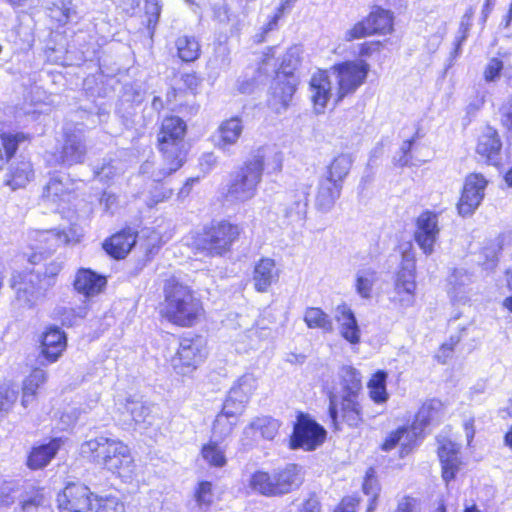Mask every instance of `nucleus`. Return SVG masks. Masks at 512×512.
<instances>
[{
    "label": "nucleus",
    "mask_w": 512,
    "mask_h": 512,
    "mask_svg": "<svg viewBox=\"0 0 512 512\" xmlns=\"http://www.w3.org/2000/svg\"><path fill=\"white\" fill-rule=\"evenodd\" d=\"M339 391L329 394L328 415L334 430L344 423L358 428L363 423L359 396L362 390L360 372L352 366H343L339 372Z\"/></svg>",
    "instance_id": "f257e3e1"
},
{
    "label": "nucleus",
    "mask_w": 512,
    "mask_h": 512,
    "mask_svg": "<svg viewBox=\"0 0 512 512\" xmlns=\"http://www.w3.org/2000/svg\"><path fill=\"white\" fill-rule=\"evenodd\" d=\"M83 457L119 476L133 472L134 460L129 447L122 441L98 436L83 442L80 446Z\"/></svg>",
    "instance_id": "f03ea898"
},
{
    "label": "nucleus",
    "mask_w": 512,
    "mask_h": 512,
    "mask_svg": "<svg viewBox=\"0 0 512 512\" xmlns=\"http://www.w3.org/2000/svg\"><path fill=\"white\" fill-rule=\"evenodd\" d=\"M271 154L270 149L260 148L252 159L237 171L230 174L224 197L229 202H245L257 193V187L262 179L265 159Z\"/></svg>",
    "instance_id": "7ed1b4c3"
},
{
    "label": "nucleus",
    "mask_w": 512,
    "mask_h": 512,
    "mask_svg": "<svg viewBox=\"0 0 512 512\" xmlns=\"http://www.w3.org/2000/svg\"><path fill=\"white\" fill-rule=\"evenodd\" d=\"M186 123L178 116H169L163 119L158 134V148L163 160L169 163L168 170H160L154 173V178L159 180L177 171L184 163V136Z\"/></svg>",
    "instance_id": "20e7f679"
},
{
    "label": "nucleus",
    "mask_w": 512,
    "mask_h": 512,
    "mask_svg": "<svg viewBox=\"0 0 512 512\" xmlns=\"http://www.w3.org/2000/svg\"><path fill=\"white\" fill-rule=\"evenodd\" d=\"M164 292L168 320L183 327L194 325L202 306L191 289L172 278L166 282Z\"/></svg>",
    "instance_id": "39448f33"
},
{
    "label": "nucleus",
    "mask_w": 512,
    "mask_h": 512,
    "mask_svg": "<svg viewBox=\"0 0 512 512\" xmlns=\"http://www.w3.org/2000/svg\"><path fill=\"white\" fill-rule=\"evenodd\" d=\"M303 482L301 467L288 464L272 473L257 471L252 474L249 485L264 496H282L300 487Z\"/></svg>",
    "instance_id": "423d86ee"
},
{
    "label": "nucleus",
    "mask_w": 512,
    "mask_h": 512,
    "mask_svg": "<svg viewBox=\"0 0 512 512\" xmlns=\"http://www.w3.org/2000/svg\"><path fill=\"white\" fill-rule=\"evenodd\" d=\"M10 286L15 291L16 300L20 305L32 308L45 298L50 289L49 283L43 280L41 269L25 270L14 273Z\"/></svg>",
    "instance_id": "0eeeda50"
},
{
    "label": "nucleus",
    "mask_w": 512,
    "mask_h": 512,
    "mask_svg": "<svg viewBox=\"0 0 512 512\" xmlns=\"http://www.w3.org/2000/svg\"><path fill=\"white\" fill-rule=\"evenodd\" d=\"M206 355V344L201 336L184 337L171 359V365L177 374L187 376L199 367Z\"/></svg>",
    "instance_id": "6e6552de"
},
{
    "label": "nucleus",
    "mask_w": 512,
    "mask_h": 512,
    "mask_svg": "<svg viewBox=\"0 0 512 512\" xmlns=\"http://www.w3.org/2000/svg\"><path fill=\"white\" fill-rule=\"evenodd\" d=\"M238 235V226L221 221L205 230L197 240V247L210 256H221L230 249Z\"/></svg>",
    "instance_id": "1a4fd4ad"
},
{
    "label": "nucleus",
    "mask_w": 512,
    "mask_h": 512,
    "mask_svg": "<svg viewBox=\"0 0 512 512\" xmlns=\"http://www.w3.org/2000/svg\"><path fill=\"white\" fill-rule=\"evenodd\" d=\"M95 496L88 486L68 482L57 495L59 512H92Z\"/></svg>",
    "instance_id": "9d476101"
},
{
    "label": "nucleus",
    "mask_w": 512,
    "mask_h": 512,
    "mask_svg": "<svg viewBox=\"0 0 512 512\" xmlns=\"http://www.w3.org/2000/svg\"><path fill=\"white\" fill-rule=\"evenodd\" d=\"M369 68V64L364 60L345 61L334 66L339 86L337 101L354 93L364 83Z\"/></svg>",
    "instance_id": "9b49d317"
},
{
    "label": "nucleus",
    "mask_w": 512,
    "mask_h": 512,
    "mask_svg": "<svg viewBox=\"0 0 512 512\" xmlns=\"http://www.w3.org/2000/svg\"><path fill=\"white\" fill-rule=\"evenodd\" d=\"M393 16L389 10L374 7L367 18L356 23L344 35L346 41L361 39L371 34H386L392 30Z\"/></svg>",
    "instance_id": "f8f14e48"
},
{
    "label": "nucleus",
    "mask_w": 512,
    "mask_h": 512,
    "mask_svg": "<svg viewBox=\"0 0 512 512\" xmlns=\"http://www.w3.org/2000/svg\"><path fill=\"white\" fill-rule=\"evenodd\" d=\"M311 184L299 182L287 192L283 209L284 222L292 227H303L306 221Z\"/></svg>",
    "instance_id": "ddd939ff"
},
{
    "label": "nucleus",
    "mask_w": 512,
    "mask_h": 512,
    "mask_svg": "<svg viewBox=\"0 0 512 512\" xmlns=\"http://www.w3.org/2000/svg\"><path fill=\"white\" fill-rule=\"evenodd\" d=\"M325 437L326 431L320 424L308 416L300 414L291 435V447L311 451L321 445Z\"/></svg>",
    "instance_id": "4468645a"
},
{
    "label": "nucleus",
    "mask_w": 512,
    "mask_h": 512,
    "mask_svg": "<svg viewBox=\"0 0 512 512\" xmlns=\"http://www.w3.org/2000/svg\"><path fill=\"white\" fill-rule=\"evenodd\" d=\"M87 154L86 140L82 133H67L60 150L52 154L56 164L65 167H71L76 164H82Z\"/></svg>",
    "instance_id": "2eb2a0df"
},
{
    "label": "nucleus",
    "mask_w": 512,
    "mask_h": 512,
    "mask_svg": "<svg viewBox=\"0 0 512 512\" xmlns=\"http://www.w3.org/2000/svg\"><path fill=\"white\" fill-rule=\"evenodd\" d=\"M439 232L437 213L426 210L417 217L414 239L426 255L433 253Z\"/></svg>",
    "instance_id": "dca6fc26"
},
{
    "label": "nucleus",
    "mask_w": 512,
    "mask_h": 512,
    "mask_svg": "<svg viewBox=\"0 0 512 512\" xmlns=\"http://www.w3.org/2000/svg\"><path fill=\"white\" fill-rule=\"evenodd\" d=\"M487 180L481 174H470L466 177L462 195L458 203V212L462 216L474 213L484 198Z\"/></svg>",
    "instance_id": "f3484780"
},
{
    "label": "nucleus",
    "mask_w": 512,
    "mask_h": 512,
    "mask_svg": "<svg viewBox=\"0 0 512 512\" xmlns=\"http://www.w3.org/2000/svg\"><path fill=\"white\" fill-rule=\"evenodd\" d=\"M297 84L298 78L296 76L286 78L283 74H276L270 87L269 107L276 113L286 110L296 91Z\"/></svg>",
    "instance_id": "a211bd4d"
},
{
    "label": "nucleus",
    "mask_w": 512,
    "mask_h": 512,
    "mask_svg": "<svg viewBox=\"0 0 512 512\" xmlns=\"http://www.w3.org/2000/svg\"><path fill=\"white\" fill-rule=\"evenodd\" d=\"M73 190L74 182L67 174L54 172L44 187L42 201L52 203L58 208L61 203L69 201Z\"/></svg>",
    "instance_id": "6ab92c4d"
},
{
    "label": "nucleus",
    "mask_w": 512,
    "mask_h": 512,
    "mask_svg": "<svg viewBox=\"0 0 512 512\" xmlns=\"http://www.w3.org/2000/svg\"><path fill=\"white\" fill-rule=\"evenodd\" d=\"M415 289L414 265L407 263L397 273L395 280L397 300L402 307H410L414 304Z\"/></svg>",
    "instance_id": "aec40b11"
},
{
    "label": "nucleus",
    "mask_w": 512,
    "mask_h": 512,
    "mask_svg": "<svg viewBox=\"0 0 512 512\" xmlns=\"http://www.w3.org/2000/svg\"><path fill=\"white\" fill-rule=\"evenodd\" d=\"M39 242L43 243L44 246L37 247V251L33 252L28 261L37 265L46 259L44 254H51L58 247L67 244L70 241L68 234L65 231H60L57 229L45 230L39 233Z\"/></svg>",
    "instance_id": "412c9836"
},
{
    "label": "nucleus",
    "mask_w": 512,
    "mask_h": 512,
    "mask_svg": "<svg viewBox=\"0 0 512 512\" xmlns=\"http://www.w3.org/2000/svg\"><path fill=\"white\" fill-rule=\"evenodd\" d=\"M444 415V405L438 399H430L423 403L415 416L411 428L422 437L425 428L430 424L438 423Z\"/></svg>",
    "instance_id": "4be33fe9"
},
{
    "label": "nucleus",
    "mask_w": 512,
    "mask_h": 512,
    "mask_svg": "<svg viewBox=\"0 0 512 512\" xmlns=\"http://www.w3.org/2000/svg\"><path fill=\"white\" fill-rule=\"evenodd\" d=\"M66 335L56 326L47 328L43 333L41 341V354L48 363L58 360L62 352L66 348Z\"/></svg>",
    "instance_id": "5701e85b"
},
{
    "label": "nucleus",
    "mask_w": 512,
    "mask_h": 512,
    "mask_svg": "<svg viewBox=\"0 0 512 512\" xmlns=\"http://www.w3.org/2000/svg\"><path fill=\"white\" fill-rule=\"evenodd\" d=\"M334 317L339 324L341 336L351 344H358L361 332L352 309L346 303H342L336 307Z\"/></svg>",
    "instance_id": "b1692460"
},
{
    "label": "nucleus",
    "mask_w": 512,
    "mask_h": 512,
    "mask_svg": "<svg viewBox=\"0 0 512 512\" xmlns=\"http://www.w3.org/2000/svg\"><path fill=\"white\" fill-rule=\"evenodd\" d=\"M137 233L131 228L123 229L103 243V248L113 258H124L136 243Z\"/></svg>",
    "instance_id": "393cba45"
},
{
    "label": "nucleus",
    "mask_w": 512,
    "mask_h": 512,
    "mask_svg": "<svg viewBox=\"0 0 512 512\" xmlns=\"http://www.w3.org/2000/svg\"><path fill=\"white\" fill-rule=\"evenodd\" d=\"M439 443L438 456L442 465V477L443 480L448 483L454 479L459 469V447L447 439H444Z\"/></svg>",
    "instance_id": "a878e982"
},
{
    "label": "nucleus",
    "mask_w": 512,
    "mask_h": 512,
    "mask_svg": "<svg viewBox=\"0 0 512 512\" xmlns=\"http://www.w3.org/2000/svg\"><path fill=\"white\" fill-rule=\"evenodd\" d=\"M342 184H339L326 176L320 178L317 187L315 206L318 210L328 212L340 197Z\"/></svg>",
    "instance_id": "bb28decb"
},
{
    "label": "nucleus",
    "mask_w": 512,
    "mask_h": 512,
    "mask_svg": "<svg viewBox=\"0 0 512 512\" xmlns=\"http://www.w3.org/2000/svg\"><path fill=\"white\" fill-rule=\"evenodd\" d=\"M106 278L91 269L81 268L76 274L74 288L86 297L94 296L106 285Z\"/></svg>",
    "instance_id": "cd10ccee"
},
{
    "label": "nucleus",
    "mask_w": 512,
    "mask_h": 512,
    "mask_svg": "<svg viewBox=\"0 0 512 512\" xmlns=\"http://www.w3.org/2000/svg\"><path fill=\"white\" fill-rule=\"evenodd\" d=\"M243 132L242 121L239 117H232L221 123L215 135V146L228 151L230 146L237 143Z\"/></svg>",
    "instance_id": "c85d7f7f"
},
{
    "label": "nucleus",
    "mask_w": 512,
    "mask_h": 512,
    "mask_svg": "<svg viewBox=\"0 0 512 512\" xmlns=\"http://www.w3.org/2000/svg\"><path fill=\"white\" fill-rule=\"evenodd\" d=\"M502 147L498 132L487 126L479 136L476 151L489 163L496 164Z\"/></svg>",
    "instance_id": "c756f323"
},
{
    "label": "nucleus",
    "mask_w": 512,
    "mask_h": 512,
    "mask_svg": "<svg viewBox=\"0 0 512 512\" xmlns=\"http://www.w3.org/2000/svg\"><path fill=\"white\" fill-rule=\"evenodd\" d=\"M311 100L317 113H322L331 97V82L328 75L319 71L310 80Z\"/></svg>",
    "instance_id": "7c9ffc66"
},
{
    "label": "nucleus",
    "mask_w": 512,
    "mask_h": 512,
    "mask_svg": "<svg viewBox=\"0 0 512 512\" xmlns=\"http://www.w3.org/2000/svg\"><path fill=\"white\" fill-rule=\"evenodd\" d=\"M129 419H124V422H128L131 425L134 423L140 428H146L153 422L152 406L141 399H134L129 397L123 406Z\"/></svg>",
    "instance_id": "2f4dec72"
},
{
    "label": "nucleus",
    "mask_w": 512,
    "mask_h": 512,
    "mask_svg": "<svg viewBox=\"0 0 512 512\" xmlns=\"http://www.w3.org/2000/svg\"><path fill=\"white\" fill-rule=\"evenodd\" d=\"M277 420L270 416H261L255 418L245 429L244 435L250 437L251 441L257 442L259 439L272 440L279 429Z\"/></svg>",
    "instance_id": "473e14b6"
},
{
    "label": "nucleus",
    "mask_w": 512,
    "mask_h": 512,
    "mask_svg": "<svg viewBox=\"0 0 512 512\" xmlns=\"http://www.w3.org/2000/svg\"><path fill=\"white\" fill-rule=\"evenodd\" d=\"M61 443L60 438H54L46 444L33 447L27 459L28 467L36 470L47 466L60 449Z\"/></svg>",
    "instance_id": "72a5a7b5"
},
{
    "label": "nucleus",
    "mask_w": 512,
    "mask_h": 512,
    "mask_svg": "<svg viewBox=\"0 0 512 512\" xmlns=\"http://www.w3.org/2000/svg\"><path fill=\"white\" fill-rule=\"evenodd\" d=\"M277 279L278 273L274 260L263 258L255 265L253 283L258 292H266Z\"/></svg>",
    "instance_id": "f704fd0d"
},
{
    "label": "nucleus",
    "mask_w": 512,
    "mask_h": 512,
    "mask_svg": "<svg viewBox=\"0 0 512 512\" xmlns=\"http://www.w3.org/2000/svg\"><path fill=\"white\" fill-rule=\"evenodd\" d=\"M418 438V435L414 432L411 426L399 427L396 431L391 432L387 436L384 443L382 444V449L384 451H390L400 443L401 453L407 454L416 444Z\"/></svg>",
    "instance_id": "c9c22d12"
},
{
    "label": "nucleus",
    "mask_w": 512,
    "mask_h": 512,
    "mask_svg": "<svg viewBox=\"0 0 512 512\" xmlns=\"http://www.w3.org/2000/svg\"><path fill=\"white\" fill-rule=\"evenodd\" d=\"M44 489L34 485L21 487V494L18 501V512H35L45 503Z\"/></svg>",
    "instance_id": "e433bc0d"
},
{
    "label": "nucleus",
    "mask_w": 512,
    "mask_h": 512,
    "mask_svg": "<svg viewBox=\"0 0 512 512\" xmlns=\"http://www.w3.org/2000/svg\"><path fill=\"white\" fill-rule=\"evenodd\" d=\"M257 388V379L253 374H244L229 390V401H237L238 406L246 404Z\"/></svg>",
    "instance_id": "4c0bfd02"
},
{
    "label": "nucleus",
    "mask_w": 512,
    "mask_h": 512,
    "mask_svg": "<svg viewBox=\"0 0 512 512\" xmlns=\"http://www.w3.org/2000/svg\"><path fill=\"white\" fill-rule=\"evenodd\" d=\"M177 55L183 62H193L201 54V48L195 36L182 35L175 41Z\"/></svg>",
    "instance_id": "58836bf2"
},
{
    "label": "nucleus",
    "mask_w": 512,
    "mask_h": 512,
    "mask_svg": "<svg viewBox=\"0 0 512 512\" xmlns=\"http://www.w3.org/2000/svg\"><path fill=\"white\" fill-rule=\"evenodd\" d=\"M46 381V372L34 369L23 382L22 405L27 407L34 401L38 388Z\"/></svg>",
    "instance_id": "ea45409f"
},
{
    "label": "nucleus",
    "mask_w": 512,
    "mask_h": 512,
    "mask_svg": "<svg viewBox=\"0 0 512 512\" xmlns=\"http://www.w3.org/2000/svg\"><path fill=\"white\" fill-rule=\"evenodd\" d=\"M353 164V158L350 154H340L333 159L327 167L326 177L332 178L335 182L342 184L348 176Z\"/></svg>",
    "instance_id": "a19ab883"
},
{
    "label": "nucleus",
    "mask_w": 512,
    "mask_h": 512,
    "mask_svg": "<svg viewBox=\"0 0 512 512\" xmlns=\"http://www.w3.org/2000/svg\"><path fill=\"white\" fill-rule=\"evenodd\" d=\"M470 284L471 276L466 270L454 269L448 277V293L452 298L462 300Z\"/></svg>",
    "instance_id": "79ce46f5"
},
{
    "label": "nucleus",
    "mask_w": 512,
    "mask_h": 512,
    "mask_svg": "<svg viewBox=\"0 0 512 512\" xmlns=\"http://www.w3.org/2000/svg\"><path fill=\"white\" fill-rule=\"evenodd\" d=\"M387 373L383 370H379L373 374L368 382L369 396L371 400L376 404L386 403L389 394L386 389Z\"/></svg>",
    "instance_id": "37998d69"
},
{
    "label": "nucleus",
    "mask_w": 512,
    "mask_h": 512,
    "mask_svg": "<svg viewBox=\"0 0 512 512\" xmlns=\"http://www.w3.org/2000/svg\"><path fill=\"white\" fill-rule=\"evenodd\" d=\"M33 177L32 165L29 161H20L10 166V179L8 184L13 188L24 187Z\"/></svg>",
    "instance_id": "c03bdc74"
},
{
    "label": "nucleus",
    "mask_w": 512,
    "mask_h": 512,
    "mask_svg": "<svg viewBox=\"0 0 512 512\" xmlns=\"http://www.w3.org/2000/svg\"><path fill=\"white\" fill-rule=\"evenodd\" d=\"M304 321L309 328H319L328 333L333 331L332 319L320 308H307L304 314Z\"/></svg>",
    "instance_id": "a18cd8bd"
},
{
    "label": "nucleus",
    "mask_w": 512,
    "mask_h": 512,
    "mask_svg": "<svg viewBox=\"0 0 512 512\" xmlns=\"http://www.w3.org/2000/svg\"><path fill=\"white\" fill-rule=\"evenodd\" d=\"M376 282V273L370 268L357 271L355 276V289L357 294L363 299H370L372 289Z\"/></svg>",
    "instance_id": "49530a36"
},
{
    "label": "nucleus",
    "mask_w": 512,
    "mask_h": 512,
    "mask_svg": "<svg viewBox=\"0 0 512 512\" xmlns=\"http://www.w3.org/2000/svg\"><path fill=\"white\" fill-rule=\"evenodd\" d=\"M75 14L71 0H54L49 7V16L60 25L67 24Z\"/></svg>",
    "instance_id": "de8ad7c7"
},
{
    "label": "nucleus",
    "mask_w": 512,
    "mask_h": 512,
    "mask_svg": "<svg viewBox=\"0 0 512 512\" xmlns=\"http://www.w3.org/2000/svg\"><path fill=\"white\" fill-rule=\"evenodd\" d=\"M25 140L26 137L23 133H3L1 135V145L5 150V157L0 149V168L15 154L18 145Z\"/></svg>",
    "instance_id": "09e8293b"
},
{
    "label": "nucleus",
    "mask_w": 512,
    "mask_h": 512,
    "mask_svg": "<svg viewBox=\"0 0 512 512\" xmlns=\"http://www.w3.org/2000/svg\"><path fill=\"white\" fill-rule=\"evenodd\" d=\"M301 49L298 46H293L287 50L282 58L279 69L276 74H283L286 78L295 76L294 71L300 64Z\"/></svg>",
    "instance_id": "8fccbe9b"
},
{
    "label": "nucleus",
    "mask_w": 512,
    "mask_h": 512,
    "mask_svg": "<svg viewBox=\"0 0 512 512\" xmlns=\"http://www.w3.org/2000/svg\"><path fill=\"white\" fill-rule=\"evenodd\" d=\"M203 458L212 466L223 467L226 464V457L224 451L219 447L215 441H210L202 448Z\"/></svg>",
    "instance_id": "3c124183"
},
{
    "label": "nucleus",
    "mask_w": 512,
    "mask_h": 512,
    "mask_svg": "<svg viewBox=\"0 0 512 512\" xmlns=\"http://www.w3.org/2000/svg\"><path fill=\"white\" fill-rule=\"evenodd\" d=\"M144 10L147 30L152 38L162 10L160 0H145Z\"/></svg>",
    "instance_id": "603ef678"
},
{
    "label": "nucleus",
    "mask_w": 512,
    "mask_h": 512,
    "mask_svg": "<svg viewBox=\"0 0 512 512\" xmlns=\"http://www.w3.org/2000/svg\"><path fill=\"white\" fill-rule=\"evenodd\" d=\"M373 470L367 472L363 483V492L369 496L368 507L366 512H374L377 507V498L379 495V486L377 480L372 476Z\"/></svg>",
    "instance_id": "864d4df0"
},
{
    "label": "nucleus",
    "mask_w": 512,
    "mask_h": 512,
    "mask_svg": "<svg viewBox=\"0 0 512 512\" xmlns=\"http://www.w3.org/2000/svg\"><path fill=\"white\" fill-rule=\"evenodd\" d=\"M502 240L496 239L494 241H491L488 243L483 249H482V255L484 256L485 260L483 262V266L487 270H492L496 267L498 262V254L500 250L502 249Z\"/></svg>",
    "instance_id": "5fc2aeb1"
},
{
    "label": "nucleus",
    "mask_w": 512,
    "mask_h": 512,
    "mask_svg": "<svg viewBox=\"0 0 512 512\" xmlns=\"http://www.w3.org/2000/svg\"><path fill=\"white\" fill-rule=\"evenodd\" d=\"M92 512H125V506L115 497L95 496Z\"/></svg>",
    "instance_id": "6e6d98bb"
},
{
    "label": "nucleus",
    "mask_w": 512,
    "mask_h": 512,
    "mask_svg": "<svg viewBox=\"0 0 512 512\" xmlns=\"http://www.w3.org/2000/svg\"><path fill=\"white\" fill-rule=\"evenodd\" d=\"M235 425V420L225 415L218 414L213 423L212 433L215 439H223L228 436Z\"/></svg>",
    "instance_id": "4d7b16f0"
},
{
    "label": "nucleus",
    "mask_w": 512,
    "mask_h": 512,
    "mask_svg": "<svg viewBox=\"0 0 512 512\" xmlns=\"http://www.w3.org/2000/svg\"><path fill=\"white\" fill-rule=\"evenodd\" d=\"M195 500L200 508H208L213 502L212 484L202 481L195 492Z\"/></svg>",
    "instance_id": "13d9d810"
},
{
    "label": "nucleus",
    "mask_w": 512,
    "mask_h": 512,
    "mask_svg": "<svg viewBox=\"0 0 512 512\" xmlns=\"http://www.w3.org/2000/svg\"><path fill=\"white\" fill-rule=\"evenodd\" d=\"M414 143V138L406 140L402 143L399 151L393 158L394 164L399 167H405L410 164L411 160V149Z\"/></svg>",
    "instance_id": "bf43d9fd"
},
{
    "label": "nucleus",
    "mask_w": 512,
    "mask_h": 512,
    "mask_svg": "<svg viewBox=\"0 0 512 512\" xmlns=\"http://www.w3.org/2000/svg\"><path fill=\"white\" fill-rule=\"evenodd\" d=\"M470 27H471V21L464 19L462 17L461 21H460V25H459L458 36L456 37V40H455V48L451 54L453 58H456L457 56H459L461 54V46L466 41V39L468 37V32L470 30Z\"/></svg>",
    "instance_id": "052dcab7"
},
{
    "label": "nucleus",
    "mask_w": 512,
    "mask_h": 512,
    "mask_svg": "<svg viewBox=\"0 0 512 512\" xmlns=\"http://www.w3.org/2000/svg\"><path fill=\"white\" fill-rule=\"evenodd\" d=\"M40 269L42 270L43 280L47 281L50 288H52L55 285L57 275L62 270V262L53 260L46 264L44 269Z\"/></svg>",
    "instance_id": "680f3d73"
},
{
    "label": "nucleus",
    "mask_w": 512,
    "mask_h": 512,
    "mask_svg": "<svg viewBox=\"0 0 512 512\" xmlns=\"http://www.w3.org/2000/svg\"><path fill=\"white\" fill-rule=\"evenodd\" d=\"M17 391L8 386L0 387V412L7 411L17 400Z\"/></svg>",
    "instance_id": "e2e57ef3"
},
{
    "label": "nucleus",
    "mask_w": 512,
    "mask_h": 512,
    "mask_svg": "<svg viewBox=\"0 0 512 512\" xmlns=\"http://www.w3.org/2000/svg\"><path fill=\"white\" fill-rule=\"evenodd\" d=\"M172 195V189L166 188L164 184L161 182L156 183L154 191H151V198L148 202L149 206L156 205L159 202H162Z\"/></svg>",
    "instance_id": "0e129e2a"
},
{
    "label": "nucleus",
    "mask_w": 512,
    "mask_h": 512,
    "mask_svg": "<svg viewBox=\"0 0 512 512\" xmlns=\"http://www.w3.org/2000/svg\"><path fill=\"white\" fill-rule=\"evenodd\" d=\"M503 69V63L498 58H492L487 64L484 71V78L488 82L495 81L499 78Z\"/></svg>",
    "instance_id": "69168bd1"
},
{
    "label": "nucleus",
    "mask_w": 512,
    "mask_h": 512,
    "mask_svg": "<svg viewBox=\"0 0 512 512\" xmlns=\"http://www.w3.org/2000/svg\"><path fill=\"white\" fill-rule=\"evenodd\" d=\"M94 174L97 179L102 182L112 180L117 174V169L111 162L103 163L101 167L94 169Z\"/></svg>",
    "instance_id": "338daca9"
},
{
    "label": "nucleus",
    "mask_w": 512,
    "mask_h": 512,
    "mask_svg": "<svg viewBox=\"0 0 512 512\" xmlns=\"http://www.w3.org/2000/svg\"><path fill=\"white\" fill-rule=\"evenodd\" d=\"M501 122L508 130H512V94L500 108Z\"/></svg>",
    "instance_id": "774afa93"
}]
</instances>
